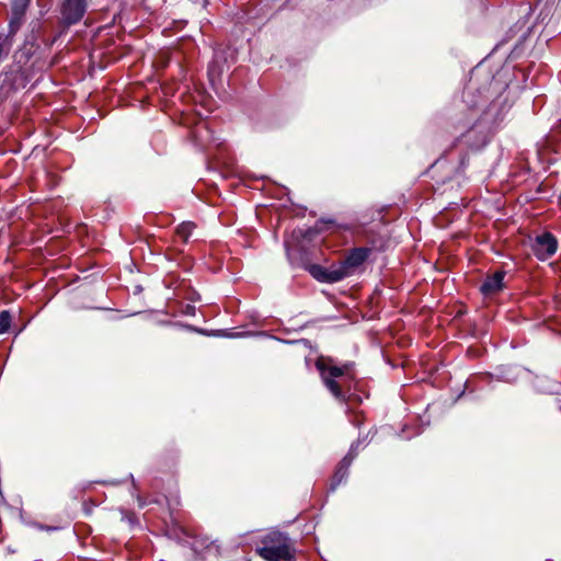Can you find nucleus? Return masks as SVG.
Here are the masks:
<instances>
[{
  "label": "nucleus",
  "mask_w": 561,
  "mask_h": 561,
  "mask_svg": "<svg viewBox=\"0 0 561 561\" xmlns=\"http://www.w3.org/2000/svg\"><path fill=\"white\" fill-rule=\"evenodd\" d=\"M316 368L332 396L336 400L345 402L346 392L351 389V381L354 379L353 364L337 366L333 358L320 356L316 360Z\"/></svg>",
  "instance_id": "nucleus-1"
},
{
  "label": "nucleus",
  "mask_w": 561,
  "mask_h": 561,
  "mask_svg": "<svg viewBox=\"0 0 561 561\" xmlns=\"http://www.w3.org/2000/svg\"><path fill=\"white\" fill-rule=\"evenodd\" d=\"M256 552L266 561H295L293 541L280 531H271L264 536Z\"/></svg>",
  "instance_id": "nucleus-2"
},
{
  "label": "nucleus",
  "mask_w": 561,
  "mask_h": 561,
  "mask_svg": "<svg viewBox=\"0 0 561 561\" xmlns=\"http://www.w3.org/2000/svg\"><path fill=\"white\" fill-rule=\"evenodd\" d=\"M87 0H62L61 18L64 23L72 25L81 21L87 11Z\"/></svg>",
  "instance_id": "nucleus-3"
},
{
  "label": "nucleus",
  "mask_w": 561,
  "mask_h": 561,
  "mask_svg": "<svg viewBox=\"0 0 561 561\" xmlns=\"http://www.w3.org/2000/svg\"><path fill=\"white\" fill-rule=\"evenodd\" d=\"M531 248L535 255L539 260L543 261L556 253L558 249V241L552 233L545 232L535 238Z\"/></svg>",
  "instance_id": "nucleus-4"
},
{
  "label": "nucleus",
  "mask_w": 561,
  "mask_h": 561,
  "mask_svg": "<svg viewBox=\"0 0 561 561\" xmlns=\"http://www.w3.org/2000/svg\"><path fill=\"white\" fill-rule=\"evenodd\" d=\"M370 250L367 248H356L341 262L348 271V276L353 274L355 268L362 265L368 257Z\"/></svg>",
  "instance_id": "nucleus-5"
},
{
  "label": "nucleus",
  "mask_w": 561,
  "mask_h": 561,
  "mask_svg": "<svg viewBox=\"0 0 561 561\" xmlns=\"http://www.w3.org/2000/svg\"><path fill=\"white\" fill-rule=\"evenodd\" d=\"M504 276L505 273L502 271L495 272L493 275L488 276L480 288L483 295L491 296L499 293L504 286Z\"/></svg>",
  "instance_id": "nucleus-6"
},
{
  "label": "nucleus",
  "mask_w": 561,
  "mask_h": 561,
  "mask_svg": "<svg viewBox=\"0 0 561 561\" xmlns=\"http://www.w3.org/2000/svg\"><path fill=\"white\" fill-rule=\"evenodd\" d=\"M348 276V271L341 262L327 267V283H337Z\"/></svg>",
  "instance_id": "nucleus-7"
},
{
  "label": "nucleus",
  "mask_w": 561,
  "mask_h": 561,
  "mask_svg": "<svg viewBox=\"0 0 561 561\" xmlns=\"http://www.w3.org/2000/svg\"><path fill=\"white\" fill-rule=\"evenodd\" d=\"M195 228V224L192 221H184L176 228V236L182 239L183 242H187L193 230Z\"/></svg>",
  "instance_id": "nucleus-8"
},
{
  "label": "nucleus",
  "mask_w": 561,
  "mask_h": 561,
  "mask_svg": "<svg viewBox=\"0 0 561 561\" xmlns=\"http://www.w3.org/2000/svg\"><path fill=\"white\" fill-rule=\"evenodd\" d=\"M353 458L351 456H345L342 461L340 462V466L334 474V479L336 480V483H340L347 474V469L352 462Z\"/></svg>",
  "instance_id": "nucleus-9"
},
{
  "label": "nucleus",
  "mask_w": 561,
  "mask_h": 561,
  "mask_svg": "<svg viewBox=\"0 0 561 561\" xmlns=\"http://www.w3.org/2000/svg\"><path fill=\"white\" fill-rule=\"evenodd\" d=\"M309 273L319 282L327 283V267L318 264L309 266Z\"/></svg>",
  "instance_id": "nucleus-10"
},
{
  "label": "nucleus",
  "mask_w": 561,
  "mask_h": 561,
  "mask_svg": "<svg viewBox=\"0 0 561 561\" xmlns=\"http://www.w3.org/2000/svg\"><path fill=\"white\" fill-rule=\"evenodd\" d=\"M28 7V0H13L12 13L15 19H20Z\"/></svg>",
  "instance_id": "nucleus-11"
},
{
  "label": "nucleus",
  "mask_w": 561,
  "mask_h": 561,
  "mask_svg": "<svg viewBox=\"0 0 561 561\" xmlns=\"http://www.w3.org/2000/svg\"><path fill=\"white\" fill-rule=\"evenodd\" d=\"M11 324V314L9 311L0 312V334L8 331Z\"/></svg>",
  "instance_id": "nucleus-12"
},
{
  "label": "nucleus",
  "mask_w": 561,
  "mask_h": 561,
  "mask_svg": "<svg viewBox=\"0 0 561 561\" xmlns=\"http://www.w3.org/2000/svg\"><path fill=\"white\" fill-rule=\"evenodd\" d=\"M138 501H139V505H140V506H144V502L141 501V499H140V497H138Z\"/></svg>",
  "instance_id": "nucleus-13"
}]
</instances>
